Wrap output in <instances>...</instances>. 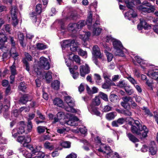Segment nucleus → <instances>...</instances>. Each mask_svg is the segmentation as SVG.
<instances>
[{"instance_id":"f257e3e1","label":"nucleus","mask_w":158,"mask_h":158,"mask_svg":"<svg viewBox=\"0 0 158 158\" xmlns=\"http://www.w3.org/2000/svg\"><path fill=\"white\" fill-rule=\"evenodd\" d=\"M92 14L91 11H89L86 20V24L87 25L89 29L92 30V35L93 36H97L100 34L102 31L101 28L97 27V25L99 24V16L96 15V20L95 23L91 26L92 22Z\"/></svg>"},{"instance_id":"f03ea898","label":"nucleus","mask_w":158,"mask_h":158,"mask_svg":"<svg viewBox=\"0 0 158 158\" xmlns=\"http://www.w3.org/2000/svg\"><path fill=\"white\" fill-rule=\"evenodd\" d=\"M28 149L31 151V153L23 149L22 152L23 155L26 158H41L43 152L41 151V147L37 146L34 147L32 145L28 146Z\"/></svg>"},{"instance_id":"7ed1b4c3","label":"nucleus","mask_w":158,"mask_h":158,"mask_svg":"<svg viewBox=\"0 0 158 158\" xmlns=\"http://www.w3.org/2000/svg\"><path fill=\"white\" fill-rule=\"evenodd\" d=\"M135 123L136 126L132 125L131 129L132 132L137 135H141V132L143 131L142 133V136L144 137H146L147 134L148 132V130L147 127L145 126H142L138 120L135 121Z\"/></svg>"},{"instance_id":"20e7f679","label":"nucleus","mask_w":158,"mask_h":158,"mask_svg":"<svg viewBox=\"0 0 158 158\" xmlns=\"http://www.w3.org/2000/svg\"><path fill=\"white\" fill-rule=\"evenodd\" d=\"M113 47L114 49V53L116 55L123 56L124 52L126 50L124 48L121 42L118 40L114 39L112 40Z\"/></svg>"},{"instance_id":"39448f33","label":"nucleus","mask_w":158,"mask_h":158,"mask_svg":"<svg viewBox=\"0 0 158 158\" xmlns=\"http://www.w3.org/2000/svg\"><path fill=\"white\" fill-rule=\"evenodd\" d=\"M100 103V100L99 97L98 96L96 97L93 99L92 103L88 106L89 111L92 114L101 117L102 116V114L98 110V108L95 106L99 105Z\"/></svg>"},{"instance_id":"423d86ee","label":"nucleus","mask_w":158,"mask_h":158,"mask_svg":"<svg viewBox=\"0 0 158 158\" xmlns=\"http://www.w3.org/2000/svg\"><path fill=\"white\" fill-rule=\"evenodd\" d=\"M79 44V43L75 42L74 40H67L63 41L61 45L62 48L63 52L64 54L66 53L64 50L65 48H69V49L72 51L75 52L77 50V46ZM67 53L68 52H67Z\"/></svg>"},{"instance_id":"0eeeda50","label":"nucleus","mask_w":158,"mask_h":158,"mask_svg":"<svg viewBox=\"0 0 158 158\" xmlns=\"http://www.w3.org/2000/svg\"><path fill=\"white\" fill-rule=\"evenodd\" d=\"M98 150L103 153H107V157L108 158H119V156L118 154L116 152H111L109 153L107 152L106 151H109L110 150L109 146H106L105 144H101L100 148H98Z\"/></svg>"},{"instance_id":"6e6552de","label":"nucleus","mask_w":158,"mask_h":158,"mask_svg":"<svg viewBox=\"0 0 158 158\" xmlns=\"http://www.w3.org/2000/svg\"><path fill=\"white\" fill-rule=\"evenodd\" d=\"M35 71L37 73L38 77L40 79H45L47 82H49L51 80L52 77L51 71H48L47 73H43L38 68L35 69Z\"/></svg>"},{"instance_id":"1a4fd4ad","label":"nucleus","mask_w":158,"mask_h":158,"mask_svg":"<svg viewBox=\"0 0 158 158\" xmlns=\"http://www.w3.org/2000/svg\"><path fill=\"white\" fill-rule=\"evenodd\" d=\"M64 101L68 104V107H65V110L68 112L72 113L76 112V110L73 108L74 106V103L73 99L70 97L69 96L64 97Z\"/></svg>"},{"instance_id":"9d476101","label":"nucleus","mask_w":158,"mask_h":158,"mask_svg":"<svg viewBox=\"0 0 158 158\" xmlns=\"http://www.w3.org/2000/svg\"><path fill=\"white\" fill-rule=\"evenodd\" d=\"M25 125L23 121L21 122L18 125L16 129H14L12 131L13 136L15 138L18 134H22L25 131L24 127Z\"/></svg>"},{"instance_id":"9b49d317","label":"nucleus","mask_w":158,"mask_h":158,"mask_svg":"<svg viewBox=\"0 0 158 158\" xmlns=\"http://www.w3.org/2000/svg\"><path fill=\"white\" fill-rule=\"evenodd\" d=\"M66 116L69 119L66 122L68 125L72 126L78 125L79 119L77 117L74 116L73 114L69 113H67Z\"/></svg>"},{"instance_id":"f8f14e48","label":"nucleus","mask_w":158,"mask_h":158,"mask_svg":"<svg viewBox=\"0 0 158 158\" xmlns=\"http://www.w3.org/2000/svg\"><path fill=\"white\" fill-rule=\"evenodd\" d=\"M17 140V141L21 143L23 147H26L28 149V146L31 145L28 144L31 140V138L29 136H19Z\"/></svg>"},{"instance_id":"ddd939ff","label":"nucleus","mask_w":158,"mask_h":158,"mask_svg":"<svg viewBox=\"0 0 158 158\" xmlns=\"http://www.w3.org/2000/svg\"><path fill=\"white\" fill-rule=\"evenodd\" d=\"M39 65L40 68L46 70H48L50 68V64L48 59L42 56L40 59Z\"/></svg>"},{"instance_id":"4468645a","label":"nucleus","mask_w":158,"mask_h":158,"mask_svg":"<svg viewBox=\"0 0 158 158\" xmlns=\"http://www.w3.org/2000/svg\"><path fill=\"white\" fill-rule=\"evenodd\" d=\"M11 15L13 20V24L14 26H15L18 24V21L17 19V14L18 10L17 7L14 6L12 7L11 10Z\"/></svg>"},{"instance_id":"2eb2a0df","label":"nucleus","mask_w":158,"mask_h":158,"mask_svg":"<svg viewBox=\"0 0 158 158\" xmlns=\"http://www.w3.org/2000/svg\"><path fill=\"white\" fill-rule=\"evenodd\" d=\"M136 61L138 64H139L141 67L143 69L145 68V67L147 66V61L145 60H142L141 58L138 56H135L134 57V63L135 64H136L135 63Z\"/></svg>"},{"instance_id":"dca6fc26","label":"nucleus","mask_w":158,"mask_h":158,"mask_svg":"<svg viewBox=\"0 0 158 158\" xmlns=\"http://www.w3.org/2000/svg\"><path fill=\"white\" fill-rule=\"evenodd\" d=\"M89 68L87 64L82 65L80 67V74L81 77H84L86 74L89 73Z\"/></svg>"},{"instance_id":"f3484780","label":"nucleus","mask_w":158,"mask_h":158,"mask_svg":"<svg viewBox=\"0 0 158 158\" xmlns=\"http://www.w3.org/2000/svg\"><path fill=\"white\" fill-rule=\"evenodd\" d=\"M7 41V38L3 32H0V49L2 51L5 50L6 48L4 46V43Z\"/></svg>"},{"instance_id":"a211bd4d","label":"nucleus","mask_w":158,"mask_h":158,"mask_svg":"<svg viewBox=\"0 0 158 158\" xmlns=\"http://www.w3.org/2000/svg\"><path fill=\"white\" fill-rule=\"evenodd\" d=\"M147 6V7H145L144 6H141L139 7V9L143 12L148 13L153 12L155 10V8L153 6L151 5L150 6Z\"/></svg>"},{"instance_id":"6ab92c4d","label":"nucleus","mask_w":158,"mask_h":158,"mask_svg":"<svg viewBox=\"0 0 158 158\" xmlns=\"http://www.w3.org/2000/svg\"><path fill=\"white\" fill-rule=\"evenodd\" d=\"M92 54L94 56L97 58H102V57L100 49L97 45L94 46L93 48Z\"/></svg>"},{"instance_id":"aec40b11","label":"nucleus","mask_w":158,"mask_h":158,"mask_svg":"<svg viewBox=\"0 0 158 158\" xmlns=\"http://www.w3.org/2000/svg\"><path fill=\"white\" fill-rule=\"evenodd\" d=\"M72 54V52L65 53L64 54L66 64L68 67H69L71 64V60H72V56H71Z\"/></svg>"},{"instance_id":"412c9836","label":"nucleus","mask_w":158,"mask_h":158,"mask_svg":"<svg viewBox=\"0 0 158 158\" xmlns=\"http://www.w3.org/2000/svg\"><path fill=\"white\" fill-rule=\"evenodd\" d=\"M5 102L6 105H4L3 107V106L2 104L0 103V114L2 111L6 112L8 110L10 106V102L9 100H8L6 101V100L5 99Z\"/></svg>"},{"instance_id":"4be33fe9","label":"nucleus","mask_w":158,"mask_h":158,"mask_svg":"<svg viewBox=\"0 0 158 158\" xmlns=\"http://www.w3.org/2000/svg\"><path fill=\"white\" fill-rule=\"evenodd\" d=\"M147 75L150 77L156 80L158 77V70H150L148 72Z\"/></svg>"},{"instance_id":"5701e85b","label":"nucleus","mask_w":158,"mask_h":158,"mask_svg":"<svg viewBox=\"0 0 158 158\" xmlns=\"http://www.w3.org/2000/svg\"><path fill=\"white\" fill-rule=\"evenodd\" d=\"M76 26V23H70L68 25L67 29L69 31L75 33L77 31Z\"/></svg>"},{"instance_id":"b1692460","label":"nucleus","mask_w":158,"mask_h":158,"mask_svg":"<svg viewBox=\"0 0 158 158\" xmlns=\"http://www.w3.org/2000/svg\"><path fill=\"white\" fill-rule=\"evenodd\" d=\"M18 39L21 46L23 47L26 46L25 44L23 42L24 40V36L23 33L18 32Z\"/></svg>"},{"instance_id":"393cba45","label":"nucleus","mask_w":158,"mask_h":158,"mask_svg":"<svg viewBox=\"0 0 158 158\" xmlns=\"http://www.w3.org/2000/svg\"><path fill=\"white\" fill-rule=\"evenodd\" d=\"M149 152L152 155L155 156L156 155L157 149L155 144L149 147Z\"/></svg>"},{"instance_id":"a878e982","label":"nucleus","mask_w":158,"mask_h":158,"mask_svg":"<svg viewBox=\"0 0 158 158\" xmlns=\"http://www.w3.org/2000/svg\"><path fill=\"white\" fill-rule=\"evenodd\" d=\"M53 104L59 107H62L63 106L62 101L59 98H56L53 101Z\"/></svg>"},{"instance_id":"bb28decb","label":"nucleus","mask_w":158,"mask_h":158,"mask_svg":"<svg viewBox=\"0 0 158 158\" xmlns=\"http://www.w3.org/2000/svg\"><path fill=\"white\" fill-rule=\"evenodd\" d=\"M44 146L45 148L48 149L50 150H53L54 148L53 143L48 141H46L44 144Z\"/></svg>"},{"instance_id":"cd10ccee","label":"nucleus","mask_w":158,"mask_h":158,"mask_svg":"<svg viewBox=\"0 0 158 158\" xmlns=\"http://www.w3.org/2000/svg\"><path fill=\"white\" fill-rule=\"evenodd\" d=\"M117 115L115 112H112L107 114L106 117L107 119L109 120H111L114 118Z\"/></svg>"},{"instance_id":"c85d7f7f","label":"nucleus","mask_w":158,"mask_h":158,"mask_svg":"<svg viewBox=\"0 0 158 158\" xmlns=\"http://www.w3.org/2000/svg\"><path fill=\"white\" fill-rule=\"evenodd\" d=\"M60 82L58 80L54 81L51 84L52 87L56 90L59 89L60 87Z\"/></svg>"},{"instance_id":"c756f323","label":"nucleus","mask_w":158,"mask_h":158,"mask_svg":"<svg viewBox=\"0 0 158 158\" xmlns=\"http://www.w3.org/2000/svg\"><path fill=\"white\" fill-rule=\"evenodd\" d=\"M90 35V32H87L85 33L84 36H83L82 35H80V38L82 39L85 42L88 40Z\"/></svg>"},{"instance_id":"7c9ffc66","label":"nucleus","mask_w":158,"mask_h":158,"mask_svg":"<svg viewBox=\"0 0 158 158\" xmlns=\"http://www.w3.org/2000/svg\"><path fill=\"white\" fill-rule=\"evenodd\" d=\"M60 144L65 148H69L71 147V143L69 141H62L60 142Z\"/></svg>"},{"instance_id":"2f4dec72","label":"nucleus","mask_w":158,"mask_h":158,"mask_svg":"<svg viewBox=\"0 0 158 158\" xmlns=\"http://www.w3.org/2000/svg\"><path fill=\"white\" fill-rule=\"evenodd\" d=\"M29 100L28 95H24L20 99L19 102L23 104H25Z\"/></svg>"},{"instance_id":"473e14b6","label":"nucleus","mask_w":158,"mask_h":158,"mask_svg":"<svg viewBox=\"0 0 158 158\" xmlns=\"http://www.w3.org/2000/svg\"><path fill=\"white\" fill-rule=\"evenodd\" d=\"M127 135L129 139L133 142H136L138 141V139L134 135L130 133H127Z\"/></svg>"},{"instance_id":"72a5a7b5","label":"nucleus","mask_w":158,"mask_h":158,"mask_svg":"<svg viewBox=\"0 0 158 158\" xmlns=\"http://www.w3.org/2000/svg\"><path fill=\"white\" fill-rule=\"evenodd\" d=\"M77 26H76L77 30L79 29H81L82 27L85 25V22L83 20H81L79 21L76 24Z\"/></svg>"},{"instance_id":"f704fd0d","label":"nucleus","mask_w":158,"mask_h":158,"mask_svg":"<svg viewBox=\"0 0 158 158\" xmlns=\"http://www.w3.org/2000/svg\"><path fill=\"white\" fill-rule=\"evenodd\" d=\"M127 78L133 86H134L135 85L137 84V83H138L130 75L127 77Z\"/></svg>"},{"instance_id":"c9c22d12","label":"nucleus","mask_w":158,"mask_h":158,"mask_svg":"<svg viewBox=\"0 0 158 158\" xmlns=\"http://www.w3.org/2000/svg\"><path fill=\"white\" fill-rule=\"evenodd\" d=\"M82 142L85 145L83 147V148L85 150L88 151L89 149L90 148H91L90 145L88 143L86 140L85 139L83 140Z\"/></svg>"},{"instance_id":"e433bc0d","label":"nucleus","mask_w":158,"mask_h":158,"mask_svg":"<svg viewBox=\"0 0 158 158\" xmlns=\"http://www.w3.org/2000/svg\"><path fill=\"white\" fill-rule=\"evenodd\" d=\"M94 79L96 83L98 85L101 84L102 80L100 76L98 74H95Z\"/></svg>"},{"instance_id":"4c0bfd02","label":"nucleus","mask_w":158,"mask_h":158,"mask_svg":"<svg viewBox=\"0 0 158 158\" xmlns=\"http://www.w3.org/2000/svg\"><path fill=\"white\" fill-rule=\"evenodd\" d=\"M103 77L105 80V81H108L109 82L110 81V75L107 72H103Z\"/></svg>"},{"instance_id":"58836bf2","label":"nucleus","mask_w":158,"mask_h":158,"mask_svg":"<svg viewBox=\"0 0 158 158\" xmlns=\"http://www.w3.org/2000/svg\"><path fill=\"white\" fill-rule=\"evenodd\" d=\"M78 53L79 55L85 58H86L87 57V54L86 52L81 49H79L78 50Z\"/></svg>"},{"instance_id":"ea45409f","label":"nucleus","mask_w":158,"mask_h":158,"mask_svg":"<svg viewBox=\"0 0 158 158\" xmlns=\"http://www.w3.org/2000/svg\"><path fill=\"white\" fill-rule=\"evenodd\" d=\"M126 92L129 95H131L134 93V90L132 89H130V86L128 85L125 88Z\"/></svg>"},{"instance_id":"a19ab883","label":"nucleus","mask_w":158,"mask_h":158,"mask_svg":"<svg viewBox=\"0 0 158 158\" xmlns=\"http://www.w3.org/2000/svg\"><path fill=\"white\" fill-rule=\"evenodd\" d=\"M37 48L39 50H42L45 49L46 47V45L43 44L38 43L36 44Z\"/></svg>"},{"instance_id":"79ce46f5","label":"nucleus","mask_w":158,"mask_h":158,"mask_svg":"<svg viewBox=\"0 0 158 158\" xmlns=\"http://www.w3.org/2000/svg\"><path fill=\"white\" fill-rule=\"evenodd\" d=\"M127 84L124 80H120L117 84V86L120 88L126 87Z\"/></svg>"},{"instance_id":"37998d69","label":"nucleus","mask_w":158,"mask_h":158,"mask_svg":"<svg viewBox=\"0 0 158 158\" xmlns=\"http://www.w3.org/2000/svg\"><path fill=\"white\" fill-rule=\"evenodd\" d=\"M99 95L100 97L104 101H107L108 100V98L107 95L103 93L100 92L99 93Z\"/></svg>"},{"instance_id":"c03bdc74","label":"nucleus","mask_w":158,"mask_h":158,"mask_svg":"<svg viewBox=\"0 0 158 158\" xmlns=\"http://www.w3.org/2000/svg\"><path fill=\"white\" fill-rule=\"evenodd\" d=\"M69 70L71 73L73 74L72 76L74 79H76L79 76V74L77 72L74 73V70L72 68H70Z\"/></svg>"},{"instance_id":"a18cd8bd","label":"nucleus","mask_w":158,"mask_h":158,"mask_svg":"<svg viewBox=\"0 0 158 158\" xmlns=\"http://www.w3.org/2000/svg\"><path fill=\"white\" fill-rule=\"evenodd\" d=\"M26 88V87L25 83L23 82H21L19 86V89L23 91H24Z\"/></svg>"},{"instance_id":"49530a36","label":"nucleus","mask_w":158,"mask_h":158,"mask_svg":"<svg viewBox=\"0 0 158 158\" xmlns=\"http://www.w3.org/2000/svg\"><path fill=\"white\" fill-rule=\"evenodd\" d=\"M68 130L69 129L66 128H60L57 130V132L60 134H64L66 132H67Z\"/></svg>"},{"instance_id":"de8ad7c7","label":"nucleus","mask_w":158,"mask_h":158,"mask_svg":"<svg viewBox=\"0 0 158 158\" xmlns=\"http://www.w3.org/2000/svg\"><path fill=\"white\" fill-rule=\"evenodd\" d=\"M37 129L39 133H41L44 132L47 128L44 127L39 126L37 127Z\"/></svg>"},{"instance_id":"09e8293b","label":"nucleus","mask_w":158,"mask_h":158,"mask_svg":"<svg viewBox=\"0 0 158 158\" xmlns=\"http://www.w3.org/2000/svg\"><path fill=\"white\" fill-rule=\"evenodd\" d=\"M122 99L124 102L127 103H129V102L131 103L132 101V98L130 97H125L123 98Z\"/></svg>"},{"instance_id":"8fccbe9b","label":"nucleus","mask_w":158,"mask_h":158,"mask_svg":"<svg viewBox=\"0 0 158 158\" xmlns=\"http://www.w3.org/2000/svg\"><path fill=\"white\" fill-rule=\"evenodd\" d=\"M37 13L35 12H32L30 14V17L32 18L33 21L36 22V15Z\"/></svg>"},{"instance_id":"3c124183","label":"nucleus","mask_w":158,"mask_h":158,"mask_svg":"<svg viewBox=\"0 0 158 158\" xmlns=\"http://www.w3.org/2000/svg\"><path fill=\"white\" fill-rule=\"evenodd\" d=\"M14 63L10 67V70L11 72V73L12 74H16L17 73L16 70L15 66L14 65Z\"/></svg>"},{"instance_id":"603ef678","label":"nucleus","mask_w":158,"mask_h":158,"mask_svg":"<svg viewBox=\"0 0 158 158\" xmlns=\"http://www.w3.org/2000/svg\"><path fill=\"white\" fill-rule=\"evenodd\" d=\"M73 58V60L77 63L80 64V59L79 57L76 55L73 56V57L72 56V58Z\"/></svg>"},{"instance_id":"864d4df0","label":"nucleus","mask_w":158,"mask_h":158,"mask_svg":"<svg viewBox=\"0 0 158 158\" xmlns=\"http://www.w3.org/2000/svg\"><path fill=\"white\" fill-rule=\"evenodd\" d=\"M57 115L58 118L60 119H61L63 118H65V115L63 112H58L57 114Z\"/></svg>"},{"instance_id":"5fc2aeb1","label":"nucleus","mask_w":158,"mask_h":158,"mask_svg":"<svg viewBox=\"0 0 158 158\" xmlns=\"http://www.w3.org/2000/svg\"><path fill=\"white\" fill-rule=\"evenodd\" d=\"M36 11L38 14H40L41 13V5L38 4L36 6Z\"/></svg>"},{"instance_id":"6e6d98bb","label":"nucleus","mask_w":158,"mask_h":158,"mask_svg":"<svg viewBox=\"0 0 158 158\" xmlns=\"http://www.w3.org/2000/svg\"><path fill=\"white\" fill-rule=\"evenodd\" d=\"M118 97L114 94H112L110 96V99L112 102H114L116 101Z\"/></svg>"},{"instance_id":"4d7b16f0","label":"nucleus","mask_w":158,"mask_h":158,"mask_svg":"<svg viewBox=\"0 0 158 158\" xmlns=\"http://www.w3.org/2000/svg\"><path fill=\"white\" fill-rule=\"evenodd\" d=\"M140 24L145 29H146L148 28V26L147 23L145 21L140 20Z\"/></svg>"},{"instance_id":"13d9d810","label":"nucleus","mask_w":158,"mask_h":158,"mask_svg":"<svg viewBox=\"0 0 158 158\" xmlns=\"http://www.w3.org/2000/svg\"><path fill=\"white\" fill-rule=\"evenodd\" d=\"M77 155L74 152H72L67 156L65 158H77Z\"/></svg>"},{"instance_id":"bf43d9fd","label":"nucleus","mask_w":158,"mask_h":158,"mask_svg":"<svg viewBox=\"0 0 158 158\" xmlns=\"http://www.w3.org/2000/svg\"><path fill=\"white\" fill-rule=\"evenodd\" d=\"M27 130L28 132L31 131L32 127V125L31 122L29 120L28 121V124L27 125Z\"/></svg>"},{"instance_id":"052dcab7","label":"nucleus","mask_w":158,"mask_h":158,"mask_svg":"<svg viewBox=\"0 0 158 158\" xmlns=\"http://www.w3.org/2000/svg\"><path fill=\"white\" fill-rule=\"evenodd\" d=\"M106 82L104 83L102 85V88L105 89H107L109 88L110 85V82L105 81Z\"/></svg>"},{"instance_id":"680f3d73","label":"nucleus","mask_w":158,"mask_h":158,"mask_svg":"<svg viewBox=\"0 0 158 158\" xmlns=\"http://www.w3.org/2000/svg\"><path fill=\"white\" fill-rule=\"evenodd\" d=\"M106 52L108 61H110L113 58V56L112 54L108 52Z\"/></svg>"},{"instance_id":"e2e57ef3","label":"nucleus","mask_w":158,"mask_h":158,"mask_svg":"<svg viewBox=\"0 0 158 158\" xmlns=\"http://www.w3.org/2000/svg\"><path fill=\"white\" fill-rule=\"evenodd\" d=\"M121 105L125 109L129 108L130 106V103H127L124 101L121 102Z\"/></svg>"},{"instance_id":"0e129e2a","label":"nucleus","mask_w":158,"mask_h":158,"mask_svg":"<svg viewBox=\"0 0 158 158\" xmlns=\"http://www.w3.org/2000/svg\"><path fill=\"white\" fill-rule=\"evenodd\" d=\"M87 130L85 127H80V132L82 134L85 135L87 132Z\"/></svg>"},{"instance_id":"69168bd1","label":"nucleus","mask_w":158,"mask_h":158,"mask_svg":"<svg viewBox=\"0 0 158 158\" xmlns=\"http://www.w3.org/2000/svg\"><path fill=\"white\" fill-rule=\"evenodd\" d=\"M134 87L135 88L136 90L139 93H141L142 92V89L140 87V86L139 85L138 83H137V84L135 85L134 86Z\"/></svg>"},{"instance_id":"338daca9","label":"nucleus","mask_w":158,"mask_h":158,"mask_svg":"<svg viewBox=\"0 0 158 158\" xmlns=\"http://www.w3.org/2000/svg\"><path fill=\"white\" fill-rule=\"evenodd\" d=\"M112 108L108 105H106L105 106L103 111L105 112H107L111 110Z\"/></svg>"},{"instance_id":"774afa93","label":"nucleus","mask_w":158,"mask_h":158,"mask_svg":"<svg viewBox=\"0 0 158 158\" xmlns=\"http://www.w3.org/2000/svg\"><path fill=\"white\" fill-rule=\"evenodd\" d=\"M143 110H144V111L145 113L147 114L148 116L150 117H152L153 116L152 114L151 113L149 109L144 107Z\"/></svg>"}]
</instances>
